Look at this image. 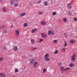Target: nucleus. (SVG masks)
I'll list each match as a JSON object with an SVG mask.
<instances>
[{
    "instance_id": "f257e3e1",
    "label": "nucleus",
    "mask_w": 77,
    "mask_h": 77,
    "mask_svg": "<svg viewBox=\"0 0 77 77\" xmlns=\"http://www.w3.org/2000/svg\"><path fill=\"white\" fill-rule=\"evenodd\" d=\"M64 67L63 66H61L60 68V69L61 70V72L62 73H63L65 71H66L67 70H69L70 69V68H66L65 69H64Z\"/></svg>"
},
{
    "instance_id": "f03ea898",
    "label": "nucleus",
    "mask_w": 77,
    "mask_h": 77,
    "mask_svg": "<svg viewBox=\"0 0 77 77\" xmlns=\"http://www.w3.org/2000/svg\"><path fill=\"white\" fill-rule=\"evenodd\" d=\"M54 32H55L53 30L52 32L51 30H50L48 32V35H51V34L52 35H54Z\"/></svg>"
},
{
    "instance_id": "7ed1b4c3",
    "label": "nucleus",
    "mask_w": 77,
    "mask_h": 77,
    "mask_svg": "<svg viewBox=\"0 0 77 77\" xmlns=\"http://www.w3.org/2000/svg\"><path fill=\"white\" fill-rule=\"evenodd\" d=\"M75 56L76 55L73 54L72 56V61H75Z\"/></svg>"
},
{
    "instance_id": "20e7f679",
    "label": "nucleus",
    "mask_w": 77,
    "mask_h": 77,
    "mask_svg": "<svg viewBox=\"0 0 77 77\" xmlns=\"http://www.w3.org/2000/svg\"><path fill=\"white\" fill-rule=\"evenodd\" d=\"M41 35L43 38H45L47 36V34L44 33H42Z\"/></svg>"
},
{
    "instance_id": "39448f33",
    "label": "nucleus",
    "mask_w": 77,
    "mask_h": 77,
    "mask_svg": "<svg viewBox=\"0 0 77 77\" xmlns=\"http://www.w3.org/2000/svg\"><path fill=\"white\" fill-rule=\"evenodd\" d=\"M38 64V63L37 62H35L33 63V67L34 68L36 67L37 66V65Z\"/></svg>"
},
{
    "instance_id": "423d86ee",
    "label": "nucleus",
    "mask_w": 77,
    "mask_h": 77,
    "mask_svg": "<svg viewBox=\"0 0 77 77\" xmlns=\"http://www.w3.org/2000/svg\"><path fill=\"white\" fill-rule=\"evenodd\" d=\"M6 76L4 73H0V76L1 77H5Z\"/></svg>"
},
{
    "instance_id": "0eeeda50",
    "label": "nucleus",
    "mask_w": 77,
    "mask_h": 77,
    "mask_svg": "<svg viewBox=\"0 0 77 77\" xmlns=\"http://www.w3.org/2000/svg\"><path fill=\"white\" fill-rule=\"evenodd\" d=\"M16 35L17 36H18L19 35L20 33L19 31L16 30L15 32Z\"/></svg>"
},
{
    "instance_id": "6e6552de",
    "label": "nucleus",
    "mask_w": 77,
    "mask_h": 77,
    "mask_svg": "<svg viewBox=\"0 0 77 77\" xmlns=\"http://www.w3.org/2000/svg\"><path fill=\"white\" fill-rule=\"evenodd\" d=\"M34 62V60L33 59L31 60L30 61V63L31 65H33Z\"/></svg>"
},
{
    "instance_id": "1a4fd4ad",
    "label": "nucleus",
    "mask_w": 77,
    "mask_h": 77,
    "mask_svg": "<svg viewBox=\"0 0 77 77\" xmlns=\"http://www.w3.org/2000/svg\"><path fill=\"white\" fill-rule=\"evenodd\" d=\"M70 43H72V44H74L75 42V41L74 40H70Z\"/></svg>"
},
{
    "instance_id": "9d476101",
    "label": "nucleus",
    "mask_w": 77,
    "mask_h": 77,
    "mask_svg": "<svg viewBox=\"0 0 77 77\" xmlns=\"http://www.w3.org/2000/svg\"><path fill=\"white\" fill-rule=\"evenodd\" d=\"M26 13L24 12H23L20 14V15L21 17H23L25 15Z\"/></svg>"
},
{
    "instance_id": "9b49d317",
    "label": "nucleus",
    "mask_w": 77,
    "mask_h": 77,
    "mask_svg": "<svg viewBox=\"0 0 77 77\" xmlns=\"http://www.w3.org/2000/svg\"><path fill=\"white\" fill-rule=\"evenodd\" d=\"M41 24L42 25L45 26V21H42L41 23Z\"/></svg>"
},
{
    "instance_id": "f8f14e48",
    "label": "nucleus",
    "mask_w": 77,
    "mask_h": 77,
    "mask_svg": "<svg viewBox=\"0 0 77 77\" xmlns=\"http://www.w3.org/2000/svg\"><path fill=\"white\" fill-rule=\"evenodd\" d=\"M74 64L72 63H70L69 64V66L71 67H73L74 66Z\"/></svg>"
},
{
    "instance_id": "ddd939ff",
    "label": "nucleus",
    "mask_w": 77,
    "mask_h": 77,
    "mask_svg": "<svg viewBox=\"0 0 77 77\" xmlns=\"http://www.w3.org/2000/svg\"><path fill=\"white\" fill-rule=\"evenodd\" d=\"M3 32L4 33H6L8 32V30L6 29L3 30Z\"/></svg>"
},
{
    "instance_id": "4468645a",
    "label": "nucleus",
    "mask_w": 77,
    "mask_h": 77,
    "mask_svg": "<svg viewBox=\"0 0 77 77\" xmlns=\"http://www.w3.org/2000/svg\"><path fill=\"white\" fill-rule=\"evenodd\" d=\"M3 10L4 12H7L6 9L5 7H4L3 8Z\"/></svg>"
},
{
    "instance_id": "2eb2a0df",
    "label": "nucleus",
    "mask_w": 77,
    "mask_h": 77,
    "mask_svg": "<svg viewBox=\"0 0 77 77\" xmlns=\"http://www.w3.org/2000/svg\"><path fill=\"white\" fill-rule=\"evenodd\" d=\"M18 6V4L17 3H15L14 4V6L15 7H17Z\"/></svg>"
},
{
    "instance_id": "dca6fc26",
    "label": "nucleus",
    "mask_w": 77,
    "mask_h": 77,
    "mask_svg": "<svg viewBox=\"0 0 77 77\" xmlns=\"http://www.w3.org/2000/svg\"><path fill=\"white\" fill-rule=\"evenodd\" d=\"M45 60L46 61H50V59L48 57L45 58Z\"/></svg>"
},
{
    "instance_id": "f3484780",
    "label": "nucleus",
    "mask_w": 77,
    "mask_h": 77,
    "mask_svg": "<svg viewBox=\"0 0 77 77\" xmlns=\"http://www.w3.org/2000/svg\"><path fill=\"white\" fill-rule=\"evenodd\" d=\"M14 0H12L11 1V5H13V4H14Z\"/></svg>"
},
{
    "instance_id": "a211bd4d",
    "label": "nucleus",
    "mask_w": 77,
    "mask_h": 77,
    "mask_svg": "<svg viewBox=\"0 0 77 77\" xmlns=\"http://www.w3.org/2000/svg\"><path fill=\"white\" fill-rule=\"evenodd\" d=\"M28 26V24L27 23H26L23 24V26L24 27H27Z\"/></svg>"
},
{
    "instance_id": "6ab92c4d",
    "label": "nucleus",
    "mask_w": 77,
    "mask_h": 77,
    "mask_svg": "<svg viewBox=\"0 0 77 77\" xmlns=\"http://www.w3.org/2000/svg\"><path fill=\"white\" fill-rule=\"evenodd\" d=\"M49 56V54H46L45 55V58L46 57H48Z\"/></svg>"
},
{
    "instance_id": "aec40b11",
    "label": "nucleus",
    "mask_w": 77,
    "mask_h": 77,
    "mask_svg": "<svg viewBox=\"0 0 77 77\" xmlns=\"http://www.w3.org/2000/svg\"><path fill=\"white\" fill-rule=\"evenodd\" d=\"M71 7V5L69 3L68 4V5H67V8L68 9H69Z\"/></svg>"
},
{
    "instance_id": "412c9836",
    "label": "nucleus",
    "mask_w": 77,
    "mask_h": 77,
    "mask_svg": "<svg viewBox=\"0 0 77 77\" xmlns=\"http://www.w3.org/2000/svg\"><path fill=\"white\" fill-rule=\"evenodd\" d=\"M18 71V69L17 68H15V72H17Z\"/></svg>"
},
{
    "instance_id": "4be33fe9",
    "label": "nucleus",
    "mask_w": 77,
    "mask_h": 77,
    "mask_svg": "<svg viewBox=\"0 0 77 77\" xmlns=\"http://www.w3.org/2000/svg\"><path fill=\"white\" fill-rule=\"evenodd\" d=\"M31 41L32 44H34L35 43V41L33 39H31Z\"/></svg>"
},
{
    "instance_id": "5701e85b",
    "label": "nucleus",
    "mask_w": 77,
    "mask_h": 77,
    "mask_svg": "<svg viewBox=\"0 0 77 77\" xmlns=\"http://www.w3.org/2000/svg\"><path fill=\"white\" fill-rule=\"evenodd\" d=\"M43 14V13L42 11H39L38 12V14H39L40 15H42Z\"/></svg>"
},
{
    "instance_id": "b1692460",
    "label": "nucleus",
    "mask_w": 77,
    "mask_h": 77,
    "mask_svg": "<svg viewBox=\"0 0 77 77\" xmlns=\"http://www.w3.org/2000/svg\"><path fill=\"white\" fill-rule=\"evenodd\" d=\"M36 30V28L33 29H32V32L33 33V32H34Z\"/></svg>"
},
{
    "instance_id": "393cba45",
    "label": "nucleus",
    "mask_w": 77,
    "mask_h": 77,
    "mask_svg": "<svg viewBox=\"0 0 77 77\" xmlns=\"http://www.w3.org/2000/svg\"><path fill=\"white\" fill-rule=\"evenodd\" d=\"M63 21L65 22H66L67 21V19L66 18H64L63 19Z\"/></svg>"
},
{
    "instance_id": "a878e982",
    "label": "nucleus",
    "mask_w": 77,
    "mask_h": 77,
    "mask_svg": "<svg viewBox=\"0 0 77 77\" xmlns=\"http://www.w3.org/2000/svg\"><path fill=\"white\" fill-rule=\"evenodd\" d=\"M44 4H45V6H47L48 5V3H47V2L46 1L45 2H44Z\"/></svg>"
},
{
    "instance_id": "bb28decb",
    "label": "nucleus",
    "mask_w": 77,
    "mask_h": 77,
    "mask_svg": "<svg viewBox=\"0 0 77 77\" xmlns=\"http://www.w3.org/2000/svg\"><path fill=\"white\" fill-rule=\"evenodd\" d=\"M58 53V50H56L54 51L55 54H57Z\"/></svg>"
},
{
    "instance_id": "cd10ccee",
    "label": "nucleus",
    "mask_w": 77,
    "mask_h": 77,
    "mask_svg": "<svg viewBox=\"0 0 77 77\" xmlns=\"http://www.w3.org/2000/svg\"><path fill=\"white\" fill-rule=\"evenodd\" d=\"M3 57H1L0 58V61L1 62L3 61Z\"/></svg>"
},
{
    "instance_id": "c85d7f7f",
    "label": "nucleus",
    "mask_w": 77,
    "mask_h": 77,
    "mask_svg": "<svg viewBox=\"0 0 77 77\" xmlns=\"http://www.w3.org/2000/svg\"><path fill=\"white\" fill-rule=\"evenodd\" d=\"M56 14V13L55 12H54L52 13V15L53 16L55 15Z\"/></svg>"
},
{
    "instance_id": "c756f323",
    "label": "nucleus",
    "mask_w": 77,
    "mask_h": 77,
    "mask_svg": "<svg viewBox=\"0 0 77 77\" xmlns=\"http://www.w3.org/2000/svg\"><path fill=\"white\" fill-rule=\"evenodd\" d=\"M5 26L4 25H3L1 27H0V29H3V28H5Z\"/></svg>"
},
{
    "instance_id": "7c9ffc66",
    "label": "nucleus",
    "mask_w": 77,
    "mask_h": 77,
    "mask_svg": "<svg viewBox=\"0 0 77 77\" xmlns=\"http://www.w3.org/2000/svg\"><path fill=\"white\" fill-rule=\"evenodd\" d=\"M64 35L66 37H67L68 36V35L67 33H64Z\"/></svg>"
},
{
    "instance_id": "2f4dec72",
    "label": "nucleus",
    "mask_w": 77,
    "mask_h": 77,
    "mask_svg": "<svg viewBox=\"0 0 77 77\" xmlns=\"http://www.w3.org/2000/svg\"><path fill=\"white\" fill-rule=\"evenodd\" d=\"M54 43H57V40H55L53 41Z\"/></svg>"
},
{
    "instance_id": "473e14b6",
    "label": "nucleus",
    "mask_w": 77,
    "mask_h": 77,
    "mask_svg": "<svg viewBox=\"0 0 77 77\" xmlns=\"http://www.w3.org/2000/svg\"><path fill=\"white\" fill-rule=\"evenodd\" d=\"M46 70V69L45 68H44L43 69V73H44L45 72Z\"/></svg>"
},
{
    "instance_id": "72a5a7b5",
    "label": "nucleus",
    "mask_w": 77,
    "mask_h": 77,
    "mask_svg": "<svg viewBox=\"0 0 77 77\" xmlns=\"http://www.w3.org/2000/svg\"><path fill=\"white\" fill-rule=\"evenodd\" d=\"M65 44H64V47H66V46L67 45V44L66 43V42H65Z\"/></svg>"
},
{
    "instance_id": "f704fd0d",
    "label": "nucleus",
    "mask_w": 77,
    "mask_h": 77,
    "mask_svg": "<svg viewBox=\"0 0 77 77\" xmlns=\"http://www.w3.org/2000/svg\"><path fill=\"white\" fill-rule=\"evenodd\" d=\"M74 20L75 21H77V18L76 17H75V18L74 19Z\"/></svg>"
},
{
    "instance_id": "c9c22d12",
    "label": "nucleus",
    "mask_w": 77,
    "mask_h": 77,
    "mask_svg": "<svg viewBox=\"0 0 77 77\" xmlns=\"http://www.w3.org/2000/svg\"><path fill=\"white\" fill-rule=\"evenodd\" d=\"M43 41V39H40V41L39 42H42V41Z\"/></svg>"
},
{
    "instance_id": "e433bc0d",
    "label": "nucleus",
    "mask_w": 77,
    "mask_h": 77,
    "mask_svg": "<svg viewBox=\"0 0 77 77\" xmlns=\"http://www.w3.org/2000/svg\"><path fill=\"white\" fill-rule=\"evenodd\" d=\"M14 50L15 51H16V50H17L18 49L17 48H14Z\"/></svg>"
},
{
    "instance_id": "4c0bfd02",
    "label": "nucleus",
    "mask_w": 77,
    "mask_h": 77,
    "mask_svg": "<svg viewBox=\"0 0 77 77\" xmlns=\"http://www.w3.org/2000/svg\"><path fill=\"white\" fill-rule=\"evenodd\" d=\"M62 65V63H60L59 64V66H61Z\"/></svg>"
},
{
    "instance_id": "58836bf2",
    "label": "nucleus",
    "mask_w": 77,
    "mask_h": 77,
    "mask_svg": "<svg viewBox=\"0 0 77 77\" xmlns=\"http://www.w3.org/2000/svg\"><path fill=\"white\" fill-rule=\"evenodd\" d=\"M14 48H17V46H15L14 47Z\"/></svg>"
},
{
    "instance_id": "ea45409f",
    "label": "nucleus",
    "mask_w": 77,
    "mask_h": 77,
    "mask_svg": "<svg viewBox=\"0 0 77 77\" xmlns=\"http://www.w3.org/2000/svg\"><path fill=\"white\" fill-rule=\"evenodd\" d=\"M41 0H40V1H39L37 3H41Z\"/></svg>"
},
{
    "instance_id": "a19ab883",
    "label": "nucleus",
    "mask_w": 77,
    "mask_h": 77,
    "mask_svg": "<svg viewBox=\"0 0 77 77\" xmlns=\"http://www.w3.org/2000/svg\"><path fill=\"white\" fill-rule=\"evenodd\" d=\"M63 50L64 51V52L65 51V49H63Z\"/></svg>"
},
{
    "instance_id": "79ce46f5",
    "label": "nucleus",
    "mask_w": 77,
    "mask_h": 77,
    "mask_svg": "<svg viewBox=\"0 0 77 77\" xmlns=\"http://www.w3.org/2000/svg\"><path fill=\"white\" fill-rule=\"evenodd\" d=\"M13 27V26H11V28H12V27Z\"/></svg>"
},
{
    "instance_id": "37998d69",
    "label": "nucleus",
    "mask_w": 77,
    "mask_h": 77,
    "mask_svg": "<svg viewBox=\"0 0 77 77\" xmlns=\"http://www.w3.org/2000/svg\"><path fill=\"white\" fill-rule=\"evenodd\" d=\"M16 20H13V22H14V21H16Z\"/></svg>"
},
{
    "instance_id": "c03bdc74",
    "label": "nucleus",
    "mask_w": 77,
    "mask_h": 77,
    "mask_svg": "<svg viewBox=\"0 0 77 77\" xmlns=\"http://www.w3.org/2000/svg\"><path fill=\"white\" fill-rule=\"evenodd\" d=\"M3 0H0V2H2Z\"/></svg>"
},
{
    "instance_id": "a18cd8bd",
    "label": "nucleus",
    "mask_w": 77,
    "mask_h": 77,
    "mask_svg": "<svg viewBox=\"0 0 77 77\" xmlns=\"http://www.w3.org/2000/svg\"><path fill=\"white\" fill-rule=\"evenodd\" d=\"M16 1H17L18 0H14Z\"/></svg>"
},
{
    "instance_id": "49530a36",
    "label": "nucleus",
    "mask_w": 77,
    "mask_h": 77,
    "mask_svg": "<svg viewBox=\"0 0 77 77\" xmlns=\"http://www.w3.org/2000/svg\"><path fill=\"white\" fill-rule=\"evenodd\" d=\"M35 49H33V50H35Z\"/></svg>"
},
{
    "instance_id": "de8ad7c7",
    "label": "nucleus",
    "mask_w": 77,
    "mask_h": 77,
    "mask_svg": "<svg viewBox=\"0 0 77 77\" xmlns=\"http://www.w3.org/2000/svg\"><path fill=\"white\" fill-rule=\"evenodd\" d=\"M76 38H77V36H76Z\"/></svg>"
}]
</instances>
